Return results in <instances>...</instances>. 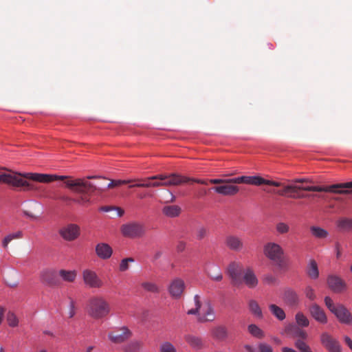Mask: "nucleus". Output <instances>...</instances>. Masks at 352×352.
I'll return each instance as SVG.
<instances>
[{
    "label": "nucleus",
    "instance_id": "1",
    "mask_svg": "<svg viewBox=\"0 0 352 352\" xmlns=\"http://www.w3.org/2000/svg\"><path fill=\"white\" fill-rule=\"evenodd\" d=\"M57 178L63 179L64 177L36 173L21 174L11 170H8L7 172H1L0 170L1 183L16 188L23 187L24 190H34L36 189L34 184L28 182L25 179L41 183H50Z\"/></svg>",
    "mask_w": 352,
    "mask_h": 352
},
{
    "label": "nucleus",
    "instance_id": "2",
    "mask_svg": "<svg viewBox=\"0 0 352 352\" xmlns=\"http://www.w3.org/2000/svg\"><path fill=\"white\" fill-rule=\"evenodd\" d=\"M55 175L56 176V175ZM57 177L59 176L57 175ZM63 177V179L57 178L56 180H65V184L67 187L78 195L73 199L67 196H63L60 199L66 202L73 201L80 206H85L89 203L91 193L96 190V186L85 179H72L67 176Z\"/></svg>",
    "mask_w": 352,
    "mask_h": 352
},
{
    "label": "nucleus",
    "instance_id": "3",
    "mask_svg": "<svg viewBox=\"0 0 352 352\" xmlns=\"http://www.w3.org/2000/svg\"><path fill=\"white\" fill-rule=\"evenodd\" d=\"M243 184L257 186L265 184L276 187H282V189L274 191V193L280 196L288 197L292 199H302L305 197V195L300 193V191H307L305 188H310V186H298L294 184L285 185L280 182L265 179L260 176H244Z\"/></svg>",
    "mask_w": 352,
    "mask_h": 352
},
{
    "label": "nucleus",
    "instance_id": "4",
    "mask_svg": "<svg viewBox=\"0 0 352 352\" xmlns=\"http://www.w3.org/2000/svg\"><path fill=\"white\" fill-rule=\"evenodd\" d=\"M148 181H153V188L161 187V186H179L189 181H192L197 184L207 185L208 182L206 180L198 179H190L184 176H182L176 173L171 174H158L146 178Z\"/></svg>",
    "mask_w": 352,
    "mask_h": 352
},
{
    "label": "nucleus",
    "instance_id": "5",
    "mask_svg": "<svg viewBox=\"0 0 352 352\" xmlns=\"http://www.w3.org/2000/svg\"><path fill=\"white\" fill-rule=\"evenodd\" d=\"M109 302L101 296H94L89 299L87 304L89 315L94 319H101L106 317L110 312Z\"/></svg>",
    "mask_w": 352,
    "mask_h": 352
},
{
    "label": "nucleus",
    "instance_id": "6",
    "mask_svg": "<svg viewBox=\"0 0 352 352\" xmlns=\"http://www.w3.org/2000/svg\"><path fill=\"white\" fill-rule=\"evenodd\" d=\"M311 192H333L340 195H349L352 193V182L336 184L327 186H310L305 188Z\"/></svg>",
    "mask_w": 352,
    "mask_h": 352
},
{
    "label": "nucleus",
    "instance_id": "7",
    "mask_svg": "<svg viewBox=\"0 0 352 352\" xmlns=\"http://www.w3.org/2000/svg\"><path fill=\"white\" fill-rule=\"evenodd\" d=\"M263 253L266 257L277 265H281L284 250L278 243L274 242L267 243L264 245Z\"/></svg>",
    "mask_w": 352,
    "mask_h": 352
},
{
    "label": "nucleus",
    "instance_id": "8",
    "mask_svg": "<svg viewBox=\"0 0 352 352\" xmlns=\"http://www.w3.org/2000/svg\"><path fill=\"white\" fill-rule=\"evenodd\" d=\"M131 336V331L126 326L115 327L108 333L109 340L116 344L125 342L129 340Z\"/></svg>",
    "mask_w": 352,
    "mask_h": 352
},
{
    "label": "nucleus",
    "instance_id": "9",
    "mask_svg": "<svg viewBox=\"0 0 352 352\" xmlns=\"http://www.w3.org/2000/svg\"><path fill=\"white\" fill-rule=\"evenodd\" d=\"M120 230L123 236L129 238H140L146 232L144 226L135 221L123 224Z\"/></svg>",
    "mask_w": 352,
    "mask_h": 352
},
{
    "label": "nucleus",
    "instance_id": "10",
    "mask_svg": "<svg viewBox=\"0 0 352 352\" xmlns=\"http://www.w3.org/2000/svg\"><path fill=\"white\" fill-rule=\"evenodd\" d=\"M82 278L84 284L89 288L98 289L103 286L102 280L97 273L90 269H85L82 272Z\"/></svg>",
    "mask_w": 352,
    "mask_h": 352
},
{
    "label": "nucleus",
    "instance_id": "11",
    "mask_svg": "<svg viewBox=\"0 0 352 352\" xmlns=\"http://www.w3.org/2000/svg\"><path fill=\"white\" fill-rule=\"evenodd\" d=\"M243 270L242 264L239 262L233 261L228 265L226 272L231 278L233 285L238 286L242 283L241 275Z\"/></svg>",
    "mask_w": 352,
    "mask_h": 352
},
{
    "label": "nucleus",
    "instance_id": "12",
    "mask_svg": "<svg viewBox=\"0 0 352 352\" xmlns=\"http://www.w3.org/2000/svg\"><path fill=\"white\" fill-rule=\"evenodd\" d=\"M320 342L328 352H342L340 342L327 332L321 334Z\"/></svg>",
    "mask_w": 352,
    "mask_h": 352
},
{
    "label": "nucleus",
    "instance_id": "13",
    "mask_svg": "<svg viewBox=\"0 0 352 352\" xmlns=\"http://www.w3.org/2000/svg\"><path fill=\"white\" fill-rule=\"evenodd\" d=\"M41 280L45 285L50 287H55L60 285L58 272L53 269H45L41 272Z\"/></svg>",
    "mask_w": 352,
    "mask_h": 352
},
{
    "label": "nucleus",
    "instance_id": "14",
    "mask_svg": "<svg viewBox=\"0 0 352 352\" xmlns=\"http://www.w3.org/2000/svg\"><path fill=\"white\" fill-rule=\"evenodd\" d=\"M61 237L67 241L76 240L80 234V227L74 223H69L59 230Z\"/></svg>",
    "mask_w": 352,
    "mask_h": 352
},
{
    "label": "nucleus",
    "instance_id": "15",
    "mask_svg": "<svg viewBox=\"0 0 352 352\" xmlns=\"http://www.w3.org/2000/svg\"><path fill=\"white\" fill-rule=\"evenodd\" d=\"M185 287L184 281L180 278H175L170 282L168 291L172 298L179 299L182 296Z\"/></svg>",
    "mask_w": 352,
    "mask_h": 352
},
{
    "label": "nucleus",
    "instance_id": "16",
    "mask_svg": "<svg viewBox=\"0 0 352 352\" xmlns=\"http://www.w3.org/2000/svg\"><path fill=\"white\" fill-rule=\"evenodd\" d=\"M340 322L345 324H352V315L342 304H338L337 309L333 313Z\"/></svg>",
    "mask_w": 352,
    "mask_h": 352
},
{
    "label": "nucleus",
    "instance_id": "17",
    "mask_svg": "<svg viewBox=\"0 0 352 352\" xmlns=\"http://www.w3.org/2000/svg\"><path fill=\"white\" fill-rule=\"evenodd\" d=\"M327 282L329 289L336 293H340L345 288L344 281L336 275H329Z\"/></svg>",
    "mask_w": 352,
    "mask_h": 352
},
{
    "label": "nucleus",
    "instance_id": "18",
    "mask_svg": "<svg viewBox=\"0 0 352 352\" xmlns=\"http://www.w3.org/2000/svg\"><path fill=\"white\" fill-rule=\"evenodd\" d=\"M96 254L100 259L107 260L112 256L113 249L106 243H99L96 245Z\"/></svg>",
    "mask_w": 352,
    "mask_h": 352
},
{
    "label": "nucleus",
    "instance_id": "19",
    "mask_svg": "<svg viewBox=\"0 0 352 352\" xmlns=\"http://www.w3.org/2000/svg\"><path fill=\"white\" fill-rule=\"evenodd\" d=\"M309 312L311 316L318 322L322 324L327 322V318L324 310L317 304H312L309 307Z\"/></svg>",
    "mask_w": 352,
    "mask_h": 352
},
{
    "label": "nucleus",
    "instance_id": "20",
    "mask_svg": "<svg viewBox=\"0 0 352 352\" xmlns=\"http://www.w3.org/2000/svg\"><path fill=\"white\" fill-rule=\"evenodd\" d=\"M226 246L233 251H241L243 248L242 239L236 235H228L225 240Z\"/></svg>",
    "mask_w": 352,
    "mask_h": 352
},
{
    "label": "nucleus",
    "instance_id": "21",
    "mask_svg": "<svg viewBox=\"0 0 352 352\" xmlns=\"http://www.w3.org/2000/svg\"><path fill=\"white\" fill-rule=\"evenodd\" d=\"M184 338L186 343L195 350H201L204 347V342L199 336L188 333Z\"/></svg>",
    "mask_w": 352,
    "mask_h": 352
},
{
    "label": "nucleus",
    "instance_id": "22",
    "mask_svg": "<svg viewBox=\"0 0 352 352\" xmlns=\"http://www.w3.org/2000/svg\"><path fill=\"white\" fill-rule=\"evenodd\" d=\"M214 191L224 196H232L236 195L239 189L236 186L230 185L229 184H223L213 188Z\"/></svg>",
    "mask_w": 352,
    "mask_h": 352
},
{
    "label": "nucleus",
    "instance_id": "23",
    "mask_svg": "<svg viewBox=\"0 0 352 352\" xmlns=\"http://www.w3.org/2000/svg\"><path fill=\"white\" fill-rule=\"evenodd\" d=\"M243 280L245 284L250 288L255 287L258 284V279L254 274V272L248 268L244 272Z\"/></svg>",
    "mask_w": 352,
    "mask_h": 352
},
{
    "label": "nucleus",
    "instance_id": "24",
    "mask_svg": "<svg viewBox=\"0 0 352 352\" xmlns=\"http://www.w3.org/2000/svg\"><path fill=\"white\" fill-rule=\"evenodd\" d=\"M306 272L307 276L314 280H316L319 276V270L316 261L314 259H310L307 264Z\"/></svg>",
    "mask_w": 352,
    "mask_h": 352
},
{
    "label": "nucleus",
    "instance_id": "25",
    "mask_svg": "<svg viewBox=\"0 0 352 352\" xmlns=\"http://www.w3.org/2000/svg\"><path fill=\"white\" fill-rule=\"evenodd\" d=\"M336 226L340 231H352V218L340 217L336 221Z\"/></svg>",
    "mask_w": 352,
    "mask_h": 352
},
{
    "label": "nucleus",
    "instance_id": "26",
    "mask_svg": "<svg viewBox=\"0 0 352 352\" xmlns=\"http://www.w3.org/2000/svg\"><path fill=\"white\" fill-rule=\"evenodd\" d=\"M214 318L215 316L213 309L211 305L208 303L204 313L202 315L199 314L198 321L200 322H211L213 321Z\"/></svg>",
    "mask_w": 352,
    "mask_h": 352
},
{
    "label": "nucleus",
    "instance_id": "27",
    "mask_svg": "<svg viewBox=\"0 0 352 352\" xmlns=\"http://www.w3.org/2000/svg\"><path fill=\"white\" fill-rule=\"evenodd\" d=\"M182 209L177 205L166 206L162 208L163 214L170 218L178 217L181 213Z\"/></svg>",
    "mask_w": 352,
    "mask_h": 352
},
{
    "label": "nucleus",
    "instance_id": "28",
    "mask_svg": "<svg viewBox=\"0 0 352 352\" xmlns=\"http://www.w3.org/2000/svg\"><path fill=\"white\" fill-rule=\"evenodd\" d=\"M212 337L218 340H223L228 336V331L226 327L224 326H218L214 327L212 331Z\"/></svg>",
    "mask_w": 352,
    "mask_h": 352
},
{
    "label": "nucleus",
    "instance_id": "29",
    "mask_svg": "<svg viewBox=\"0 0 352 352\" xmlns=\"http://www.w3.org/2000/svg\"><path fill=\"white\" fill-rule=\"evenodd\" d=\"M283 298L285 301L290 305H294L297 304L298 301L297 294L290 289H287L284 292Z\"/></svg>",
    "mask_w": 352,
    "mask_h": 352
},
{
    "label": "nucleus",
    "instance_id": "30",
    "mask_svg": "<svg viewBox=\"0 0 352 352\" xmlns=\"http://www.w3.org/2000/svg\"><path fill=\"white\" fill-rule=\"evenodd\" d=\"M58 272V276L65 281L69 283H73L77 276V273L75 270H60Z\"/></svg>",
    "mask_w": 352,
    "mask_h": 352
},
{
    "label": "nucleus",
    "instance_id": "31",
    "mask_svg": "<svg viewBox=\"0 0 352 352\" xmlns=\"http://www.w3.org/2000/svg\"><path fill=\"white\" fill-rule=\"evenodd\" d=\"M310 231L311 234L317 239H326L329 236V232L327 230L318 227V226H311L310 228Z\"/></svg>",
    "mask_w": 352,
    "mask_h": 352
},
{
    "label": "nucleus",
    "instance_id": "32",
    "mask_svg": "<svg viewBox=\"0 0 352 352\" xmlns=\"http://www.w3.org/2000/svg\"><path fill=\"white\" fill-rule=\"evenodd\" d=\"M141 348V342L133 340L123 346L122 350L124 352H140Z\"/></svg>",
    "mask_w": 352,
    "mask_h": 352
},
{
    "label": "nucleus",
    "instance_id": "33",
    "mask_svg": "<svg viewBox=\"0 0 352 352\" xmlns=\"http://www.w3.org/2000/svg\"><path fill=\"white\" fill-rule=\"evenodd\" d=\"M142 288L146 292L157 294L160 292V288L154 282L144 281L141 283Z\"/></svg>",
    "mask_w": 352,
    "mask_h": 352
},
{
    "label": "nucleus",
    "instance_id": "34",
    "mask_svg": "<svg viewBox=\"0 0 352 352\" xmlns=\"http://www.w3.org/2000/svg\"><path fill=\"white\" fill-rule=\"evenodd\" d=\"M23 237L22 231H17L14 233L8 234L2 241V245L4 248H6L10 242L13 239H21Z\"/></svg>",
    "mask_w": 352,
    "mask_h": 352
},
{
    "label": "nucleus",
    "instance_id": "35",
    "mask_svg": "<svg viewBox=\"0 0 352 352\" xmlns=\"http://www.w3.org/2000/svg\"><path fill=\"white\" fill-rule=\"evenodd\" d=\"M249 309L252 314L258 318H262L263 314L260 306L258 302L254 300H251L249 302Z\"/></svg>",
    "mask_w": 352,
    "mask_h": 352
},
{
    "label": "nucleus",
    "instance_id": "36",
    "mask_svg": "<svg viewBox=\"0 0 352 352\" xmlns=\"http://www.w3.org/2000/svg\"><path fill=\"white\" fill-rule=\"evenodd\" d=\"M269 309L272 314L276 316L278 320H283L285 318V314L283 309L276 305H270Z\"/></svg>",
    "mask_w": 352,
    "mask_h": 352
},
{
    "label": "nucleus",
    "instance_id": "37",
    "mask_svg": "<svg viewBox=\"0 0 352 352\" xmlns=\"http://www.w3.org/2000/svg\"><path fill=\"white\" fill-rule=\"evenodd\" d=\"M249 333L257 338H263L265 336L264 332L257 325L252 324L248 327Z\"/></svg>",
    "mask_w": 352,
    "mask_h": 352
},
{
    "label": "nucleus",
    "instance_id": "38",
    "mask_svg": "<svg viewBox=\"0 0 352 352\" xmlns=\"http://www.w3.org/2000/svg\"><path fill=\"white\" fill-rule=\"evenodd\" d=\"M208 276L211 279L215 281H221L223 279V275L219 267L214 265L208 272Z\"/></svg>",
    "mask_w": 352,
    "mask_h": 352
},
{
    "label": "nucleus",
    "instance_id": "39",
    "mask_svg": "<svg viewBox=\"0 0 352 352\" xmlns=\"http://www.w3.org/2000/svg\"><path fill=\"white\" fill-rule=\"evenodd\" d=\"M194 302H195V308L190 309L187 311L188 315H198L199 314V310L201 307V303L200 300V296L198 294H196L194 296Z\"/></svg>",
    "mask_w": 352,
    "mask_h": 352
},
{
    "label": "nucleus",
    "instance_id": "40",
    "mask_svg": "<svg viewBox=\"0 0 352 352\" xmlns=\"http://www.w3.org/2000/svg\"><path fill=\"white\" fill-rule=\"evenodd\" d=\"M76 307L75 301L72 298H69V306L66 311V316L68 318H72L76 315Z\"/></svg>",
    "mask_w": 352,
    "mask_h": 352
},
{
    "label": "nucleus",
    "instance_id": "41",
    "mask_svg": "<svg viewBox=\"0 0 352 352\" xmlns=\"http://www.w3.org/2000/svg\"><path fill=\"white\" fill-rule=\"evenodd\" d=\"M296 321L300 327H307L309 324L307 318L301 312H298L296 315Z\"/></svg>",
    "mask_w": 352,
    "mask_h": 352
},
{
    "label": "nucleus",
    "instance_id": "42",
    "mask_svg": "<svg viewBox=\"0 0 352 352\" xmlns=\"http://www.w3.org/2000/svg\"><path fill=\"white\" fill-rule=\"evenodd\" d=\"M133 182H140L139 183H137L134 185H131L129 187H140V188H151L152 186H150L152 184L151 181L146 180V178L145 179H135L133 180Z\"/></svg>",
    "mask_w": 352,
    "mask_h": 352
},
{
    "label": "nucleus",
    "instance_id": "43",
    "mask_svg": "<svg viewBox=\"0 0 352 352\" xmlns=\"http://www.w3.org/2000/svg\"><path fill=\"white\" fill-rule=\"evenodd\" d=\"M295 346L300 352H312L310 346L302 340H297L295 342Z\"/></svg>",
    "mask_w": 352,
    "mask_h": 352
},
{
    "label": "nucleus",
    "instance_id": "44",
    "mask_svg": "<svg viewBox=\"0 0 352 352\" xmlns=\"http://www.w3.org/2000/svg\"><path fill=\"white\" fill-rule=\"evenodd\" d=\"M7 321L10 327H15L19 324V319L13 312L9 311L7 314Z\"/></svg>",
    "mask_w": 352,
    "mask_h": 352
},
{
    "label": "nucleus",
    "instance_id": "45",
    "mask_svg": "<svg viewBox=\"0 0 352 352\" xmlns=\"http://www.w3.org/2000/svg\"><path fill=\"white\" fill-rule=\"evenodd\" d=\"M160 352H177V350L172 343L164 342L160 345Z\"/></svg>",
    "mask_w": 352,
    "mask_h": 352
},
{
    "label": "nucleus",
    "instance_id": "46",
    "mask_svg": "<svg viewBox=\"0 0 352 352\" xmlns=\"http://www.w3.org/2000/svg\"><path fill=\"white\" fill-rule=\"evenodd\" d=\"M134 262V259L131 257L124 258L121 261L120 265H119V270L120 272H125L129 270V263Z\"/></svg>",
    "mask_w": 352,
    "mask_h": 352
},
{
    "label": "nucleus",
    "instance_id": "47",
    "mask_svg": "<svg viewBox=\"0 0 352 352\" xmlns=\"http://www.w3.org/2000/svg\"><path fill=\"white\" fill-rule=\"evenodd\" d=\"M208 234V230L205 227H199L197 229L195 236L197 240H202Z\"/></svg>",
    "mask_w": 352,
    "mask_h": 352
},
{
    "label": "nucleus",
    "instance_id": "48",
    "mask_svg": "<svg viewBox=\"0 0 352 352\" xmlns=\"http://www.w3.org/2000/svg\"><path fill=\"white\" fill-rule=\"evenodd\" d=\"M324 303L331 313H333L337 309L338 304H334L333 300L329 296H326L324 298Z\"/></svg>",
    "mask_w": 352,
    "mask_h": 352
},
{
    "label": "nucleus",
    "instance_id": "49",
    "mask_svg": "<svg viewBox=\"0 0 352 352\" xmlns=\"http://www.w3.org/2000/svg\"><path fill=\"white\" fill-rule=\"evenodd\" d=\"M133 180H121V179H118V180H111V182L109 183V184L107 185V187L109 188H113V187H116V186H119L122 184H129L131 182H132Z\"/></svg>",
    "mask_w": 352,
    "mask_h": 352
},
{
    "label": "nucleus",
    "instance_id": "50",
    "mask_svg": "<svg viewBox=\"0 0 352 352\" xmlns=\"http://www.w3.org/2000/svg\"><path fill=\"white\" fill-rule=\"evenodd\" d=\"M305 294L306 297L311 300H314L316 298L314 289L310 286L306 287L305 289Z\"/></svg>",
    "mask_w": 352,
    "mask_h": 352
},
{
    "label": "nucleus",
    "instance_id": "51",
    "mask_svg": "<svg viewBox=\"0 0 352 352\" xmlns=\"http://www.w3.org/2000/svg\"><path fill=\"white\" fill-rule=\"evenodd\" d=\"M276 230L280 234H285L289 232V227L287 224L280 222L276 225Z\"/></svg>",
    "mask_w": 352,
    "mask_h": 352
},
{
    "label": "nucleus",
    "instance_id": "52",
    "mask_svg": "<svg viewBox=\"0 0 352 352\" xmlns=\"http://www.w3.org/2000/svg\"><path fill=\"white\" fill-rule=\"evenodd\" d=\"M294 336L295 337L300 338L302 340H305L307 338V333H306V331H305L304 330L300 329L298 327H295L294 328Z\"/></svg>",
    "mask_w": 352,
    "mask_h": 352
},
{
    "label": "nucleus",
    "instance_id": "53",
    "mask_svg": "<svg viewBox=\"0 0 352 352\" xmlns=\"http://www.w3.org/2000/svg\"><path fill=\"white\" fill-rule=\"evenodd\" d=\"M259 352H273L272 347L266 343H260L258 345Z\"/></svg>",
    "mask_w": 352,
    "mask_h": 352
},
{
    "label": "nucleus",
    "instance_id": "54",
    "mask_svg": "<svg viewBox=\"0 0 352 352\" xmlns=\"http://www.w3.org/2000/svg\"><path fill=\"white\" fill-rule=\"evenodd\" d=\"M244 176L228 179V184H243Z\"/></svg>",
    "mask_w": 352,
    "mask_h": 352
},
{
    "label": "nucleus",
    "instance_id": "55",
    "mask_svg": "<svg viewBox=\"0 0 352 352\" xmlns=\"http://www.w3.org/2000/svg\"><path fill=\"white\" fill-rule=\"evenodd\" d=\"M209 182L212 184H228V179H211L209 180Z\"/></svg>",
    "mask_w": 352,
    "mask_h": 352
},
{
    "label": "nucleus",
    "instance_id": "56",
    "mask_svg": "<svg viewBox=\"0 0 352 352\" xmlns=\"http://www.w3.org/2000/svg\"><path fill=\"white\" fill-rule=\"evenodd\" d=\"M177 251L179 252H182L183 251H184L185 248H186V243L184 242V241H179L177 245Z\"/></svg>",
    "mask_w": 352,
    "mask_h": 352
},
{
    "label": "nucleus",
    "instance_id": "57",
    "mask_svg": "<svg viewBox=\"0 0 352 352\" xmlns=\"http://www.w3.org/2000/svg\"><path fill=\"white\" fill-rule=\"evenodd\" d=\"M335 247L336 250V257L338 258L341 256V245L338 242H337L336 243Z\"/></svg>",
    "mask_w": 352,
    "mask_h": 352
},
{
    "label": "nucleus",
    "instance_id": "58",
    "mask_svg": "<svg viewBox=\"0 0 352 352\" xmlns=\"http://www.w3.org/2000/svg\"><path fill=\"white\" fill-rule=\"evenodd\" d=\"M344 340L346 344L352 351V340L349 336H344Z\"/></svg>",
    "mask_w": 352,
    "mask_h": 352
},
{
    "label": "nucleus",
    "instance_id": "59",
    "mask_svg": "<svg viewBox=\"0 0 352 352\" xmlns=\"http://www.w3.org/2000/svg\"><path fill=\"white\" fill-rule=\"evenodd\" d=\"M5 312L6 309L3 307L0 306V325L1 324L4 318Z\"/></svg>",
    "mask_w": 352,
    "mask_h": 352
},
{
    "label": "nucleus",
    "instance_id": "60",
    "mask_svg": "<svg viewBox=\"0 0 352 352\" xmlns=\"http://www.w3.org/2000/svg\"><path fill=\"white\" fill-rule=\"evenodd\" d=\"M23 214L25 216H27V217H30V218H31L32 219H36L38 218L37 216L34 215V214L31 213L30 212H29L28 210H24L23 211Z\"/></svg>",
    "mask_w": 352,
    "mask_h": 352
},
{
    "label": "nucleus",
    "instance_id": "61",
    "mask_svg": "<svg viewBox=\"0 0 352 352\" xmlns=\"http://www.w3.org/2000/svg\"><path fill=\"white\" fill-rule=\"evenodd\" d=\"M115 207L113 206H102L100 208V210L103 212H109L112 210H114Z\"/></svg>",
    "mask_w": 352,
    "mask_h": 352
},
{
    "label": "nucleus",
    "instance_id": "62",
    "mask_svg": "<svg viewBox=\"0 0 352 352\" xmlns=\"http://www.w3.org/2000/svg\"><path fill=\"white\" fill-rule=\"evenodd\" d=\"M162 255V251H157L156 252H155L154 255H153V260L154 261H156L157 259H159Z\"/></svg>",
    "mask_w": 352,
    "mask_h": 352
},
{
    "label": "nucleus",
    "instance_id": "63",
    "mask_svg": "<svg viewBox=\"0 0 352 352\" xmlns=\"http://www.w3.org/2000/svg\"><path fill=\"white\" fill-rule=\"evenodd\" d=\"M114 210H117L118 217H122L124 213V211L121 208L115 207Z\"/></svg>",
    "mask_w": 352,
    "mask_h": 352
},
{
    "label": "nucleus",
    "instance_id": "64",
    "mask_svg": "<svg viewBox=\"0 0 352 352\" xmlns=\"http://www.w3.org/2000/svg\"><path fill=\"white\" fill-rule=\"evenodd\" d=\"M282 352H296L294 349L289 347H283L282 349Z\"/></svg>",
    "mask_w": 352,
    "mask_h": 352
}]
</instances>
